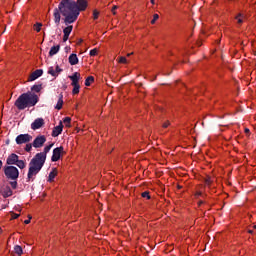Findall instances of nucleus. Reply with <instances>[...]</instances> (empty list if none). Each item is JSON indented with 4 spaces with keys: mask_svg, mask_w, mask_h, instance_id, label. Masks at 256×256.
<instances>
[{
    "mask_svg": "<svg viewBox=\"0 0 256 256\" xmlns=\"http://www.w3.org/2000/svg\"><path fill=\"white\" fill-rule=\"evenodd\" d=\"M89 5L87 0H60L58 8L54 9V22L56 25L61 23V15H63L65 25L75 23L79 13L85 11Z\"/></svg>",
    "mask_w": 256,
    "mask_h": 256,
    "instance_id": "obj_1",
    "label": "nucleus"
},
{
    "mask_svg": "<svg viewBox=\"0 0 256 256\" xmlns=\"http://www.w3.org/2000/svg\"><path fill=\"white\" fill-rule=\"evenodd\" d=\"M39 103V96L33 92H27L20 95L15 101V107L20 111L27 109V107H35Z\"/></svg>",
    "mask_w": 256,
    "mask_h": 256,
    "instance_id": "obj_2",
    "label": "nucleus"
},
{
    "mask_svg": "<svg viewBox=\"0 0 256 256\" xmlns=\"http://www.w3.org/2000/svg\"><path fill=\"white\" fill-rule=\"evenodd\" d=\"M43 165H45V161L43 158H39V156H34L30 163L27 174L28 181H35V177H37L38 173L43 169Z\"/></svg>",
    "mask_w": 256,
    "mask_h": 256,
    "instance_id": "obj_3",
    "label": "nucleus"
},
{
    "mask_svg": "<svg viewBox=\"0 0 256 256\" xmlns=\"http://www.w3.org/2000/svg\"><path fill=\"white\" fill-rule=\"evenodd\" d=\"M7 165H17L19 169H25L27 164L23 160H19V156L17 154H10L6 160Z\"/></svg>",
    "mask_w": 256,
    "mask_h": 256,
    "instance_id": "obj_4",
    "label": "nucleus"
},
{
    "mask_svg": "<svg viewBox=\"0 0 256 256\" xmlns=\"http://www.w3.org/2000/svg\"><path fill=\"white\" fill-rule=\"evenodd\" d=\"M4 174L6 175L7 179H12V181L19 179V169H17L15 166H6L4 168Z\"/></svg>",
    "mask_w": 256,
    "mask_h": 256,
    "instance_id": "obj_5",
    "label": "nucleus"
},
{
    "mask_svg": "<svg viewBox=\"0 0 256 256\" xmlns=\"http://www.w3.org/2000/svg\"><path fill=\"white\" fill-rule=\"evenodd\" d=\"M33 139V136L29 134H20L16 137L17 145H23V143H29Z\"/></svg>",
    "mask_w": 256,
    "mask_h": 256,
    "instance_id": "obj_6",
    "label": "nucleus"
},
{
    "mask_svg": "<svg viewBox=\"0 0 256 256\" xmlns=\"http://www.w3.org/2000/svg\"><path fill=\"white\" fill-rule=\"evenodd\" d=\"M46 141H47V138L43 135H40L34 139L32 146L35 147V149H39L43 145H45Z\"/></svg>",
    "mask_w": 256,
    "mask_h": 256,
    "instance_id": "obj_7",
    "label": "nucleus"
},
{
    "mask_svg": "<svg viewBox=\"0 0 256 256\" xmlns=\"http://www.w3.org/2000/svg\"><path fill=\"white\" fill-rule=\"evenodd\" d=\"M52 147H53V143L45 146L43 152L37 153L35 156L40 159L42 158L44 162L47 161V153H49V151H51Z\"/></svg>",
    "mask_w": 256,
    "mask_h": 256,
    "instance_id": "obj_8",
    "label": "nucleus"
},
{
    "mask_svg": "<svg viewBox=\"0 0 256 256\" xmlns=\"http://www.w3.org/2000/svg\"><path fill=\"white\" fill-rule=\"evenodd\" d=\"M43 125H45V120L43 118H37L34 120V122H32L31 129L33 131H37V129H41Z\"/></svg>",
    "mask_w": 256,
    "mask_h": 256,
    "instance_id": "obj_9",
    "label": "nucleus"
},
{
    "mask_svg": "<svg viewBox=\"0 0 256 256\" xmlns=\"http://www.w3.org/2000/svg\"><path fill=\"white\" fill-rule=\"evenodd\" d=\"M63 153V146L57 147L53 150V155L51 161L56 162L61 159V154Z\"/></svg>",
    "mask_w": 256,
    "mask_h": 256,
    "instance_id": "obj_10",
    "label": "nucleus"
},
{
    "mask_svg": "<svg viewBox=\"0 0 256 256\" xmlns=\"http://www.w3.org/2000/svg\"><path fill=\"white\" fill-rule=\"evenodd\" d=\"M69 79L72 81L71 85H79L81 80V74L79 72H74L73 75L69 76Z\"/></svg>",
    "mask_w": 256,
    "mask_h": 256,
    "instance_id": "obj_11",
    "label": "nucleus"
},
{
    "mask_svg": "<svg viewBox=\"0 0 256 256\" xmlns=\"http://www.w3.org/2000/svg\"><path fill=\"white\" fill-rule=\"evenodd\" d=\"M63 133V122L60 121L59 125L54 127L52 131V137H59Z\"/></svg>",
    "mask_w": 256,
    "mask_h": 256,
    "instance_id": "obj_12",
    "label": "nucleus"
},
{
    "mask_svg": "<svg viewBox=\"0 0 256 256\" xmlns=\"http://www.w3.org/2000/svg\"><path fill=\"white\" fill-rule=\"evenodd\" d=\"M73 31V26H67L66 28L63 29V41L64 43L69 40V36L71 35V32Z\"/></svg>",
    "mask_w": 256,
    "mask_h": 256,
    "instance_id": "obj_13",
    "label": "nucleus"
},
{
    "mask_svg": "<svg viewBox=\"0 0 256 256\" xmlns=\"http://www.w3.org/2000/svg\"><path fill=\"white\" fill-rule=\"evenodd\" d=\"M0 193L1 195H3V197H11V195H13V191H11V188L9 186H2L0 189Z\"/></svg>",
    "mask_w": 256,
    "mask_h": 256,
    "instance_id": "obj_14",
    "label": "nucleus"
},
{
    "mask_svg": "<svg viewBox=\"0 0 256 256\" xmlns=\"http://www.w3.org/2000/svg\"><path fill=\"white\" fill-rule=\"evenodd\" d=\"M61 71H63V70L61 68H59V66L50 67L48 69V74L52 75V77H57L59 75V73H61Z\"/></svg>",
    "mask_w": 256,
    "mask_h": 256,
    "instance_id": "obj_15",
    "label": "nucleus"
},
{
    "mask_svg": "<svg viewBox=\"0 0 256 256\" xmlns=\"http://www.w3.org/2000/svg\"><path fill=\"white\" fill-rule=\"evenodd\" d=\"M41 75H43V70L38 69L29 76L28 81H35L36 79H39Z\"/></svg>",
    "mask_w": 256,
    "mask_h": 256,
    "instance_id": "obj_16",
    "label": "nucleus"
},
{
    "mask_svg": "<svg viewBox=\"0 0 256 256\" xmlns=\"http://www.w3.org/2000/svg\"><path fill=\"white\" fill-rule=\"evenodd\" d=\"M68 61L70 65H77V63H79V58L77 57V54H71L68 58Z\"/></svg>",
    "mask_w": 256,
    "mask_h": 256,
    "instance_id": "obj_17",
    "label": "nucleus"
},
{
    "mask_svg": "<svg viewBox=\"0 0 256 256\" xmlns=\"http://www.w3.org/2000/svg\"><path fill=\"white\" fill-rule=\"evenodd\" d=\"M57 168L52 169V171L49 173L48 181L52 183L54 181L55 177H57Z\"/></svg>",
    "mask_w": 256,
    "mask_h": 256,
    "instance_id": "obj_18",
    "label": "nucleus"
},
{
    "mask_svg": "<svg viewBox=\"0 0 256 256\" xmlns=\"http://www.w3.org/2000/svg\"><path fill=\"white\" fill-rule=\"evenodd\" d=\"M59 49H61L59 45L53 46L49 51L50 57H53V55H57V53H59Z\"/></svg>",
    "mask_w": 256,
    "mask_h": 256,
    "instance_id": "obj_19",
    "label": "nucleus"
},
{
    "mask_svg": "<svg viewBox=\"0 0 256 256\" xmlns=\"http://www.w3.org/2000/svg\"><path fill=\"white\" fill-rule=\"evenodd\" d=\"M117 62L122 65H127V63H129V60H127L125 56H120L117 58Z\"/></svg>",
    "mask_w": 256,
    "mask_h": 256,
    "instance_id": "obj_20",
    "label": "nucleus"
},
{
    "mask_svg": "<svg viewBox=\"0 0 256 256\" xmlns=\"http://www.w3.org/2000/svg\"><path fill=\"white\" fill-rule=\"evenodd\" d=\"M73 89H72V95H79V91L81 89V85L78 84V85H73L72 86Z\"/></svg>",
    "mask_w": 256,
    "mask_h": 256,
    "instance_id": "obj_21",
    "label": "nucleus"
},
{
    "mask_svg": "<svg viewBox=\"0 0 256 256\" xmlns=\"http://www.w3.org/2000/svg\"><path fill=\"white\" fill-rule=\"evenodd\" d=\"M63 107V96L61 95L58 99L57 105L55 106V109L61 110Z\"/></svg>",
    "mask_w": 256,
    "mask_h": 256,
    "instance_id": "obj_22",
    "label": "nucleus"
},
{
    "mask_svg": "<svg viewBox=\"0 0 256 256\" xmlns=\"http://www.w3.org/2000/svg\"><path fill=\"white\" fill-rule=\"evenodd\" d=\"M14 252L16 253V255L21 256V255H23V248L19 245H16L14 247Z\"/></svg>",
    "mask_w": 256,
    "mask_h": 256,
    "instance_id": "obj_23",
    "label": "nucleus"
},
{
    "mask_svg": "<svg viewBox=\"0 0 256 256\" xmlns=\"http://www.w3.org/2000/svg\"><path fill=\"white\" fill-rule=\"evenodd\" d=\"M94 81H95V78L93 76H89L88 78H86L85 80L86 87L91 86V83H93Z\"/></svg>",
    "mask_w": 256,
    "mask_h": 256,
    "instance_id": "obj_24",
    "label": "nucleus"
},
{
    "mask_svg": "<svg viewBox=\"0 0 256 256\" xmlns=\"http://www.w3.org/2000/svg\"><path fill=\"white\" fill-rule=\"evenodd\" d=\"M63 123H64L65 127H71V117H65L63 119Z\"/></svg>",
    "mask_w": 256,
    "mask_h": 256,
    "instance_id": "obj_25",
    "label": "nucleus"
},
{
    "mask_svg": "<svg viewBox=\"0 0 256 256\" xmlns=\"http://www.w3.org/2000/svg\"><path fill=\"white\" fill-rule=\"evenodd\" d=\"M243 19H245V16L243 14H238L236 16L237 23H243Z\"/></svg>",
    "mask_w": 256,
    "mask_h": 256,
    "instance_id": "obj_26",
    "label": "nucleus"
},
{
    "mask_svg": "<svg viewBox=\"0 0 256 256\" xmlns=\"http://www.w3.org/2000/svg\"><path fill=\"white\" fill-rule=\"evenodd\" d=\"M41 89H42L41 85H34L32 86L31 91H35L36 93H39Z\"/></svg>",
    "mask_w": 256,
    "mask_h": 256,
    "instance_id": "obj_27",
    "label": "nucleus"
},
{
    "mask_svg": "<svg viewBox=\"0 0 256 256\" xmlns=\"http://www.w3.org/2000/svg\"><path fill=\"white\" fill-rule=\"evenodd\" d=\"M41 27H43V24H41V23H37L34 25V29H35V31H37V33H39V31H41Z\"/></svg>",
    "mask_w": 256,
    "mask_h": 256,
    "instance_id": "obj_28",
    "label": "nucleus"
},
{
    "mask_svg": "<svg viewBox=\"0 0 256 256\" xmlns=\"http://www.w3.org/2000/svg\"><path fill=\"white\" fill-rule=\"evenodd\" d=\"M97 53H99V50L97 48H94L90 51V57H95L97 56Z\"/></svg>",
    "mask_w": 256,
    "mask_h": 256,
    "instance_id": "obj_29",
    "label": "nucleus"
},
{
    "mask_svg": "<svg viewBox=\"0 0 256 256\" xmlns=\"http://www.w3.org/2000/svg\"><path fill=\"white\" fill-rule=\"evenodd\" d=\"M204 182H205V185H207V187H209L212 183L211 177L205 178Z\"/></svg>",
    "mask_w": 256,
    "mask_h": 256,
    "instance_id": "obj_30",
    "label": "nucleus"
},
{
    "mask_svg": "<svg viewBox=\"0 0 256 256\" xmlns=\"http://www.w3.org/2000/svg\"><path fill=\"white\" fill-rule=\"evenodd\" d=\"M11 215V219H18V217H20L21 214H17L15 212H10Z\"/></svg>",
    "mask_w": 256,
    "mask_h": 256,
    "instance_id": "obj_31",
    "label": "nucleus"
},
{
    "mask_svg": "<svg viewBox=\"0 0 256 256\" xmlns=\"http://www.w3.org/2000/svg\"><path fill=\"white\" fill-rule=\"evenodd\" d=\"M157 19H159V15L158 14H154L153 15V19L151 20V24L155 25V21H157Z\"/></svg>",
    "mask_w": 256,
    "mask_h": 256,
    "instance_id": "obj_32",
    "label": "nucleus"
},
{
    "mask_svg": "<svg viewBox=\"0 0 256 256\" xmlns=\"http://www.w3.org/2000/svg\"><path fill=\"white\" fill-rule=\"evenodd\" d=\"M93 19H99V10L93 11Z\"/></svg>",
    "mask_w": 256,
    "mask_h": 256,
    "instance_id": "obj_33",
    "label": "nucleus"
},
{
    "mask_svg": "<svg viewBox=\"0 0 256 256\" xmlns=\"http://www.w3.org/2000/svg\"><path fill=\"white\" fill-rule=\"evenodd\" d=\"M142 197H143L144 199H151V196L149 195V192H143V193H142Z\"/></svg>",
    "mask_w": 256,
    "mask_h": 256,
    "instance_id": "obj_34",
    "label": "nucleus"
},
{
    "mask_svg": "<svg viewBox=\"0 0 256 256\" xmlns=\"http://www.w3.org/2000/svg\"><path fill=\"white\" fill-rule=\"evenodd\" d=\"M31 149H33V145L32 144H27L25 147V151H27L28 153L31 151Z\"/></svg>",
    "mask_w": 256,
    "mask_h": 256,
    "instance_id": "obj_35",
    "label": "nucleus"
},
{
    "mask_svg": "<svg viewBox=\"0 0 256 256\" xmlns=\"http://www.w3.org/2000/svg\"><path fill=\"white\" fill-rule=\"evenodd\" d=\"M171 125V123L169 121H165L163 124H162V127L164 129H167V127H169Z\"/></svg>",
    "mask_w": 256,
    "mask_h": 256,
    "instance_id": "obj_36",
    "label": "nucleus"
},
{
    "mask_svg": "<svg viewBox=\"0 0 256 256\" xmlns=\"http://www.w3.org/2000/svg\"><path fill=\"white\" fill-rule=\"evenodd\" d=\"M12 189H17V181H13L10 183Z\"/></svg>",
    "mask_w": 256,
    "mask_h": 256,
    "instance_id": "obj_37",
    "label": "nucleus"
},
{
    "mask_svg": "<svg viewBox=\"0 0 256 256\" xmlns=\"http://www.w3.org/2000/svg\"><path fill=\"white\" fill-rule=\"evenodd\" d=\"M25 225H29L31 223V216H28V220L24 221Z\"/></svg>",
    "mask_w": 256,
    "mask_h": 256,
    "instance_id": "obj_38",
    "label": "nucleus"
},
{
    "mask_svg": "<svg viewBox=\"0 0 256 256\" xmlns=\"http://www.w3.org/2000/svg\"><path fill=\"white\" fill-rule=\"evenodd\" d=\"M116 9H118V7L117 6H113V8H112L113 15H117V12L115 11Z\"/></svg>",
    "mask_w": 256,
    "mask_h": 256,
    "instance_id": "obj_39",
    "label": "nucleus"
},
{
    "mask_svg": "<svg viewBox=\"0 0 256 256\" xmlns=\"http://www.w3.org/2000/svg\"><path fill=\"white\" fill-rule=\"evenodd\" d=\"M81 43H83V39H79L77 45H81Z\"/></svg>",
    "mask_w": 256,
    "mask_h": 256,
    "instance_id": "obj_40",
    "label": "nucleus"
},
{
    "mask_svg": "<svg viewBox=\"0 0 256 256\" xmlns=\"http://www.w3.org/2000/svg\"><path fill=\"white\" fill-rule=\"evenodd\" d=\"M195 196H196V197L201 196V192H196Z\"/></svg>",
    "mask_w": 256,
    "mask_h": 256,
    "instance_id": "obj_41",
    "label": "nucleus"
},
{
    "mask_svg": "<svg viewBox=\"0 0 256 256\" xmlns=\"http://www.w3.org/2000/svg\"><path fill=\"white\" fill-rule=\"evenodd\" d=\"M249 131H250V130H249L248 128H245V133H246V134H249Z\"/></svg>",
    "mask_w": 256,
    "mask_h": 256,
    "instance_id": "obj_42",
    "label": "nucleus"
},
{
    "mask_svg": "<svg viewBox=\"0 0 256 256\" xmlns=\"http://www.w3.org/2000/svg\"><path fill=\"white\" fill-rule=\"evenodd\" d=\"M131 55H133V52L128 53V54H127V57H131Z\"/></svg>",
    "mask_w": 256,
    "mask_h": 256,
    "instance_id": "obj_43",
    "label": "nucleus"
},
{
    "mask_svg": "<svg viewBox=\"0 0 256 256\" xmlns=\"http://www.w3.org/2000/svg\"><path fill=\"white\" fill-rule=\"evenodd\" d=\"M3 167V161L0 160V169Z\"/></svg>",
    "mask_w": 256,
    "mask_h": 256,
    "instance_id": "obj_44",
    "label": "nucleus"
},
{
    "mask_svg": "<svg viewBox=\"0 0 256 256\" xmlns=\"http://www.w3.org/2000/svg\"><path fill=\"white\" fill-rule=\"evenodd\" d=\"M152 5H155V0H150Z\"/></svg>",
    "mask_w": 256,
    "mask_h": 256,
    "instance_id": "obj_45",
    "label": "nucleus"
},
{
    "mask_svg": "<svg viewBox=\"0 0 256 256\" xmlns=\"http://www.w3.org/2000/svg\"><path fill=\"white\" fill-rule=\"evenodd\" d=\"M16 211H19V212H21V208H17V209H16Z\"/></svg>",
    "mask_w": 256,
    "mask_h": 256,
    "instance_id": "obj_46",
    "label": "nucleus"
},
{
    "mask_svg": "<svg viewBox=\"0 0 256 256\" xmlns=\"http://www.w3.org/2000/svg\"><path fill=\"white\" fill-rule=\"evenodd\" d=\"M3 233V229L0 228V234Z\"/></svg>",
    "mask_w": 256,
    "mask_h": 256,
    "instance_id": "obj_47",
    "label": "nucleus"
},
{
    "mask_svg": "<svg viewBox=\"0 0 256 256\" xmlns=\"http://www.w3.org/2000/svg\"><path fill=\"white\" fill-rule=\"evenodd\" d=\"M248 233H253V230H249Z\"/></svg>",
    "mask_w": 256,
    "mask_h": 256,
    "instance_id": "obj_48",
    "label": "nucleus"
},
{
    "mask_svg": "<svg viewBox=\"0 0 256 256\" xmlns=\"http://www.w3.org/2000/svg\"><path fill=\"white\" fill-rule=\"evenodd\" d=\"M253 228L256 229V225H254Z\"/></svg>",
    "mask_w": 256,
    "mask_h": 256,
    "instance_id": "obj_49",
    "label": "nucleus"
}]
</instances>
